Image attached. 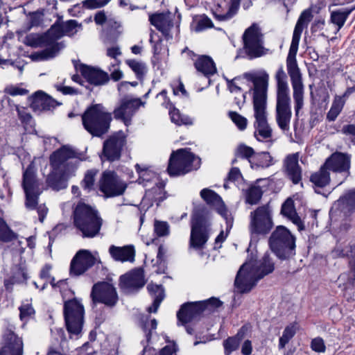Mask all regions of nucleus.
Returning <instances> with one entry per match:
<instances>
[{"mask_svg":"<svg viewBox=\"0 0 355 355\" xmlns=\"http://www.w3.org/2000/svg\"><path fill=\"white\" fill-rule=\"evenodd\" d=\"M329 170L325 164H323L318 171L313 173L310 177V181L314 186L315 191L317 193L322 194L320 189L329 185L331 181ZM322 195H324L322 193Z\"/></svg>","mask_w":355,"mask_h":355,"instance_id":"c756f323","label":"nucleus"},{"mask_svg":"<svg viewBox=\"0 0 355 355\" xmlns=\"http://www.w3.org/2000/svg\"><path fill=\"white\" fill-rule=\"evenodd\" d=\"M125 63L135 73L138 80H142L144 79L147 72V67L144 62L129 59L125 60Z\"/></svg>","mask_w":355,"mask_h":355,"instance_id":"58836bf2","label":"nucleus"},{"mask_svg":"<svg viewBox=\"0 0 355 355\" xmlns=\"http://www.w3.org/2000/svg\"><path fill=\"white\" fill-rule=\"evenodd\" d=\"M324 164L329 171L340 175L338 185L344 182L350 175L351 155L347 153L335 152L325 160Z\"/></svg>","mask_w":355,"mask_h":355,"instance_id":"dca6fc26","label":"nucleus"},{"mask_svg":"<svg viewBox=\"0 0 355 355\" xmlns=\"http://www.w3.org/2000/svg\"><path fill=\"white\" fill-rule=\"evenodd\" d=\"M65 324L69 333L78 335L81 332L84 322V306L77 298L64 303L63 309Z\"/></svg>","mask_w":355,"mask_h":355,"instance_id":"4468645a","label":"nucleus"},{"mask_svg":"<svg viewBox=\"0 0 355 355\" xmlns=\"http://www.w3.org/2000/svg\"><path fill=\"white\" fill-rule=\"evenodd\" d=\"M154 232L159 237L169 234V225L167 222L155 220L154 223Z\"/></svg>","mask_w":355,"mask_h":355,"instance_id":"864d4df0","label":"nucleus"},{"mask_svg":"<svg viewBox=\"0 0 355 355\" xmlns=\"http://www.w3.org/2000/svg\"><path fill=\"white\" fill-rule=\"evenodd\" d=\"M147 289L154 297L152 305L148 308V311L149 313H156L161 302L164 299V288L162 285L150 284L148 285Z\"/></svg>","mask_w":355,"mask_h":355,"instance_id":"2f4dec72","label":"nucleus"},{"mask_svg":"<svg viewBox=\"0 0 355 355\" xmlns=\"http://www.w3.org/2000/svg\"><path fill=\"white\" fill-rule=\"evenodd\" d=\"M112 121V113L107 112L102 104L92 105L82 115L84 128L96 137H101L108 132Z\"/></svg>","mask_w":355,"mask_h":355,"instance_id":"6e6552de","label":"nucleus"},{"mask_svg":"<svg viewBox=\"0 0 355 355\" xmlns=\"http://www.w3.org/2000/svg\"><path fill=\"white\" fill-rule=\"evenodd\" d=\"M127 188L123 182L114 171H105L100 182V191L106 198L122 195Z\"/></svg>","mask_w":355,"mask_h":355,"instance_id":"a211bd4d","label":"nucleus"},{"mask_svg":"<svg viewBox=\"0 0 355 355\" xmlns=\"http://www.w3.org/2000/svg\"><path fill=\"white\" fill-rule=\"evenodd\" d=\"M296 333L295 327L293 324L286 326L283 331L282 336L279 338V349H282L293 338Z\"/></svg>","mask_w":355,"mask_h":355,"instance_id":"a18cd8bd","label":"nucleus"},{"mask_svg":"<svg viewBox=\"0 0 355 355\" xmlns=\"http://www.w3.org/2000/svg\"><path fill=\"white\" fill-rule=\"evenodd\" d=\"M194 67L198 72L209 78L217 72L213 59L208 55H199L194 62Z\"/></svg>","mask_w":355,"mask_h":355,"instance_id":"7c9ffc66","label":"nucleus"},{"mask_svg":"<svg viewBox=\"0 0 355 355\" xmlns=\"http://www.w3.org/2000/svg\"><path fill=\"white\" fill-rule=\"evenodd\" d=\"M26 195L25 207L28 210H34L37 207L40 191L24 192Z\"/></svg>","mask_w":355,"mask_h":355,"instance_id":"09e8293b","label":"nucleus"},{"mask_svg":"<svg viewBox=\"0 0 355 355\" xmlns=\"http://www.w3.org/2000/svg\"><path fill=\"white\" fill-rule=\"evenodd\" d=\"M17 276L12 277L10 280H6L4 282L5 287L7 290L10 289V286L14 284H19L25 282L28 279L27 273L22 269H20L17 273Z\"/></svg>","mask_w":355,"mask_h":355,"instance_id":"603ef678","label":"nucleus"},{"mask_svg":"<svg viewBox=\"0 0 355 355\" xmlns=\"http://www.w3.org/2000/svg\"><path fill=\"white\" fill-rule=\"evenodd\" d=\"M296 210L295 209L293 200L290 198L286 199L282 205L281 213L288 218L291 216H293Z\"/></svg>","mask_w":355,"mask_h":355,"instance_id":"4d7b16f0","label":"nucleus"},{"mask_svg":"<svg viewBox=\"0 0 355 355\" xmlns=\"http://www.w3.org/2000/svg\"><path fill=\"white\" fill-rule=\"evenodd\" d=\"M146 195L153 202L156 203L157 206H159L160 203L166 198V192L162 186L153 187L147 191Z\"/></svg>","mask_w":355,"mask_h":355,"instance_id":"79ce46f5","label":"nucleus"},{"mask_svg":"<svg viewBox=\"0 0 355 355\" xmlns=\"http://www.w3.org/2000/svg\"><path fill=\"white\" fill-rule=\"evenodd\" d=\"M73 62L76 70L80 71L89 84L100 86L109 82L108 73L101 69L78 63L76 60H73Z\"/></svg>","mask_w":355,"mask_h":355,"instance_id":"4be33fe9","label":"nucleus"},{"mask_svg":"<svg viewBox=\"0 0 355 355\" xmlns=\"http://www.w3.org/2000/svg\"><path fill=\"white\" fill-rule=\"evenodd\" d=\"M145 284L144 270L136 268L120 277L121 288L126 291L139 289Z\"/></svg>","mask_w":355,"mask_h":355,"instance_id":"393cba45","label":"nucleus"},{"mask_svg":"<svg viewBox=\"0 0 355 355\" xmlns=\"http://www.w3.org/2000/svg\"><path fill=\"white\" fill-rule=\"evenodd\" d=\"M275 270V263L268 253H265L261 259H250L239 270L234 286L241 293L250 292L257 283Z\"/></svg>","mask_w":355,"mask_h":355,"instance_id":"7ed1b4c3","label":"nucleus"},{"mask_svg":"<svg viewBox=\"0 0 355 355\" xmlns=\"http://www.w3.org/2000/svg\"><path fill=\"white\" fill-rule=\"evenodd\" d=\"M16 111L17 112L18 117L21 123H29L31 121L32 116L27 111V109L19 105H15Z\"/></svg>","mask_w":355,"mask_h":355,"instance_id":"680f3d73","label":"nucleus"},{"mask_svg":"<svg viewBox=\"0 0 355 355\" xmlns=\"http://www.w3.org/2000/svg\"><path fill=\"white\" fill-rule=\"evenodd\" d=\"M222 302L216 297H211L205 301L186 302L183 304L177 313V318L182 324H186L198 319L205 310L209 311L222 305Z\"/></svg>","mask_w":355,"mask_h":355,"instance_id":"f8f14e48","label":"nucleus"},{"mask_svg":"<svg viewBox=\"0 0 355 355\" xmlns=\"http://www.w3.org/2000/svg\"><path fill=\"white\" fill-rule=\"evenodd\" d=\"M311 348L313 351L323 353L326 350V346L324 345V340L322 338L318 337L313 338L311 343Z\"/></svg>","mask_w":355,"mask_h":355,"instance_id":"e2e57ef3","label":"nucleus"},{"mask_svg":"<svg viewBox=\"0 0 355 355\" xmlns=\"http://www.w3.org/2000/svg\"><path fill=\"white\" fill-rule=\"evenodd\" d=\"M19 309V318L21 320H28L35 314L33 307L28 304L21 305Z\"/></svg>","mask_w":355,"mask_h":355,"instance_id":"052dcab7","label":"nucleus"},{"mask_svg":"<svg viewBox=\"0 0 355 355\" xmlns=\"http://www.w3.org/2000/svg\"><path fill=\"white\" fill-rule=\"evenodd\" d=\"M242 178V175L239 168L233 167L228 173L226 180L227 182H235Z\"/></svg>","mask_w":355,"mask_h":355,"instance_id":"69168bd1","label":"nucleus"},{"mask_svg":"<svg viewBox=\"0 0 355 355\" xmlns=\"http://www.w3.org/2000/svg\"><path fill=\"white\" fill-rule=\"evenodd\" d=\"M82 24L75 19L64 21L59 19L50 27V33L52 35L54 42H58V40L64 35L73 36L78 29H82Z\"/></svg>","mask_w":355,"mask_h":355,"instance_id":"5701e85b","label":"nucleus"},{"mask_svg":"<svg viewBox=\"0 0 355 355\" xmlns=\"http://www.w3.org/2000/svg\"><path fill=\"white\" fill-rule=\"evenodd\" d=\"M110 0H84L83 6L87 9H96L105 6Z\"/></svg>","mask_w":355,"mask_h":355,"instance_id":"bf43d9fd","label":"nucleus"},{"mask_svg":"<svg viewBox=\"0 0 355 355\" xmlns=\"http://www.w3.org/2000/svg\"><path fill=\"white\" fill-rule=\"evenodd\" d=\"M73 220L74 227L81 232L83 238L98 236L103 223L96 208L81 201L73 209Z\"/></svg>","mask_w":355,"mask_h":355,"instance_id":"39448f33","label":"nucleus"},{"mask_svg":"<svg viewBox=\"0 0 355 355\" xmlns=\"http://www.w3.org/2000/svg\"><path fill=\"white\" fill-rule=\"evenodd\" d=\"M243 49L250 60L261 57L268 51L264 47V37L261 28L252 24L243 34Z\"/></svg>","mask_w":355,"mask_h":355,"instance_id":"ddd939ff","label":"nucleus"},{"mask_svg":"<svg viewBox=\"0 0 355 355\" xmlns=\"http://www.w3.org/2000/svg\"><path fill=\"white\" fill-rule=\"evenodd\" d=\"M313 17L311 8L303 10L297 19L295 28L303 31L304 28L308 26Z\"/></svg>","mask_w":355,"mask_h":355,"instance_id":"de8ad7c7","label":"nucleus"},{"mask_svg":"<svg viewBox=\"0 0 355 355\" xmlns=\"http://www.w3.org/2000/svg\"><path fill=\"white\" fill-rule=\"evenodd\" d=\"M30 107L34 112L47 111L61 105L42 90L37 91L28 98Z\"/></svg>","mask_w":355,"mask_h":355,"instance_id":"b1692460","label":"nucleus"},{"mask_svg":"<svg viewBox=\"0 0 355 355\" xmlns=\"http://www.w3.org/2000/svg\"><path fill=\"white\" fill-rule=\"evenodd\" d=\"M210 212L205 205L196 206L191 219L189 245L196 250L202 249L210 232Z\"/></svg>","mask_w":355,"mask_h":355,"instance_id":"0eeeda50","label":"nucleus"},{"mask_svg":"<svg viewBox=\"0 0 355 355\" xmlns=\"http://www.w3.org/2000/svg\"><path fill=\"white\" fill-rule=\"evenodd\" d=\"M213 26V23L211 20L208 18L207 17H205L202 18L198 22L196 30L198 31H201L202 30H205L207 28H211Z\"/></svg>","mask_w":355,"mask_h":355,"instance_id":"774afa93","label":"nucleus"},{"mask_svg":"<svg viewBox=\"0 0 355 355\" xmlns=\"http://www.w3.org/2000/svg\"><path fill=\"white\" fill-rule=\"evenodd\" d=\"M344 107V101L340 97H335L330 110L327 112V119L329 121H334L341 112Z\"/></svg>","mask_w":355,"mask_h":355,"instance_id":"ea45409f","label":"nucleus"},{"mask_svg":"<svg viewBox=\"0 0 355 355\" xmlns=\"http://www.w3.org/2000/svg\"><path fill=\"white\" fill-rule=\"evenodd\" d=\"M250 231L252 234L266 235L273 226L272 210L268 204L258 207L250 215Z\"/></svg>","mask_w":355,"mask_h":355,"instance_id":"2eb2a0df","label":"nucleus"},{"mask_svg":"<svg viewBox=\"0 0 355 355\" xmlns=\"http://www.w3.org/2000/svg\"><path fill=\"white\" fill-rule=\"evenodd\" d=\"M22 186L24 192L39 191V184L35 175L34 173L29 169L26 170L23 174Z\"/></svg>","mask_w":355,"mask_h":355,"instance_id":"f704fd0d","label":"nucleus"},{"mask_svg":"<svg viewBox=\"0 0 355 355\" xmlns=\"http://www.w3.org/2000/svg\"><path fill=\"white\" fill-rule=\"evenodd\" d=\"M94 304L102 303L108 307L114 306L119 300L114 286L106 282H101L92 286L90 294Z\"/></svg>","mask_w":355,"mask_h":355,"instance_id":"f3484780","label":"nucleus"},{"mask_svg":"<svg viewBox=\"0 0 355 355\" xmlns=\"http://www.w3.org/2000/svg\"><path fill=\"white\" fill-rule=\"evenodd\" d=\"M277 80V103L275 119L279 128L288 131L292 116L291 97L287 83V76L282 67H280L275 75Z\"/></svg>","mask_w":355,"mask_h":355,"instance_id":"423d86ee","label":"nucleus"},{"mask_svg":"<svg viewBox=\"0 0 355 355\" xmlns=\"http://www.w3.org/2000/svg\"><path fill=\"white\" fill-rule=\"evenodd\" d=\"M140 98H129L125 97L121 101L120 105L114 110V118L122 121L126 126L131 123L133 115L141 105H144Z\"/></svg>","mask_w":355,"mask_h":355,"instance_id":"aec40b11","label":"nucleus"},{"mask_svg":"<svg viewBox=\"0 0 355 355\" xmlns=\"http://www.w3.org/2000/svg\"><path fill=\"white\" fill-rule=\"evenodd\" d=\"M243 78L253 84V109L254 122V137L258 141L268 139L272 137V128L267 121V90L268 74L263 71L258 73L247 72L243 74Z\"/></svg>","mask_w":355,"mask_h":355,"instance_id":"f257e3e1","label":"nucleus"},{"mask_svg":"<svg viewBox=\"0 0 355 355\" xmlns=\"http://www.w3.org/2000/svg\"><path fill=\"white\" fill-rule=\"evenodd\" d=\"M149 21L157 30L161 31L165 36L168 32V21L164 13H155L150 15Z\"/></svg>","mask_w":355,"mask_h":355,"instance_id":"c9c22d12","label":"nucleus"},{"mask_svg":"<svg viewBox=\"0 0 355 355\" xmlns=\"http://www.w3.org/2000/svg\"><path fill=\"white\" fill-rule=\"evenodd\" d=\"M79 153L69 146H63L54 151L49 157L52 168L46 178L47 185L55 191L64 189L67 187V178L73 174L78 167Z\"/></svg>","mask_w":355,"mask_h":355,"instance_id":"f03ea898","label":"nucleus"},{"mask_svg":"<svg viewBox=\"0 0 355 355\" xmlns=\"http://www.w3.org/2000/svg\"><path fill=\"white\" fill-rule=\"evenodd\" d=\"M274 164L273 158L268 152L254 153V155L250 161L252 168H268Z\"/></svg>","mask_w":355,"mask_h":355,"instance_id":"72a5a7b5","label":"nucleus"},{"mask_svg":"<svg viewBox=\"0 0 355 355\" xmlns=\"http://www.w3.org/2000/svg\"><path fill=\"white\" fill-rule=\"evenodd\" d=\"M302 33V31L295 28H294L288 55L286 58L287 71L290 76L293 87V97L296 116H298L300 110L302 109L304 106V89L302 73L296 60V54Z\"/></svg>","mask_w":355,"mask_h":355,"instance_id":"20e7f679","label":"nucleus"},{"mask_svg":"<svg viewBox=\"0 0 355 355\" xmlns=\"http://www.w3.org/2000/svg\"><path fill=\"white\" fill-rule=\"evenodd\" d=\"M229 116L239 130H243L247 127V119L236 112H230Z\"/></svg>","mask_w":355,"mask_h":355,"instance_id":"6e6d98bb","label":"nucleus"},{"mask_svg":"<svg viewBox=\"0 0 355 355\" xmlns=\"http://www.w3.org/2000/svg\"><path fill=\"white\" fill-rule=\"evenodd\" d=\"M263 191L258 185H251L245 191V202L249 205H257L262 198Z\"/></svg>","mask_w":355,"mask_h":355,"instance_id":"4c0bfd02","label":"nucleus"},{"mask_svg":"<svg viewBox=\"0 0 355 355\" xmlns=\"http://www.w3.org/2000/svg\"><path fill=\"white\" fill-rule=\"evenodd\" d=\"M200 159L186 149L173 151L170 157L167 171L170 176L184 175L200 167Z\"/></svg>","mask_w":355,"mask_h":355,"instance_id":"9b49d317","label":"nucleus"},{"mask_svg":"<svg viewBox=\"0 0 355 355\" xmlns=\"http://www.w3.org/2000/svg\"><path fill=\"white\" fill-rule=\"evenodd\" d=\"M335 205L346 217L355 214V188L345 191L336 201Z\"/></svg>","mask_w":355,"mask_h":355,"instance_id":"cd10ccee","label":"nucleus"},{"mask_svg":"<svg viewBox=\"0 0 355 355\" xmlns=\"http://www.w3.org/2000/svg\"><path fill=\"white\" fill-rule=\"evenodd\" d=\"M254 150L244 144H239L235 150L234 155L236 157L247 159L250 164L254 155Z\"/></svg>","mask_w":355,"mask_h":355,"instance_id":"37998d69","label":"nucleus"},{"mask_svg":"<svg viewBox=\"0 0 355 355\" xmlns=\"http://www.w3.org/2000/svg\"><path fill=\"white\" fill-rule=\"evenodd\" d=\"M121 24L119 22L114 19H110L107 21L106 24V32L107 35H110L113 37L115 40L121 33Z\"/></svg>","mask_w":355,"mask_h":355,"instance_id":"3c124183","label":"nucleus"},{"mask_svg":"<svg viewBox=\"0 0 355 355\" xmlns=\"http://www.w3.org/2000/svg\"><path fill=\"white\" fill-rule=\"evenodd\" d=\"M96 259L88 250H78L70 263L69 275L77 277L94 266Z\"/></svg>","mask_w":355,"mask_h":355,"instance_id":"6ab92c4d","label":"nucleus"},{"mask_svg":"<svg viewBox=\"0 0 355 355\" xmlns=\"http://www.w3.org/2000/svg\"><path fill=\"white\" fill-rule=\"evenodd\" d=\"M17 238V235L9 227L3 218L0 217V241L10 242Z\"/></svg>","mask_w":355,"mask_h":355,"instance_id":"a19ab883","label":"nucleus"},{"mask_svg":"<svg viewBox=\"0 0 355 355\" xmlns=\"http://www.w3.org/2000/svg\"><path fill=\"white\" fill-rule=\"evenodd\" d=\"M4 92L12 96H24L28 94V90L24 88L19 87L17 85H10L4 89Z\"/></svg>","mask_w":355,"mask_h":355,"instance_id":"13d9d810","label":"nucleus"},{"mask_svg":"<svg viewBox=\"0 0 355 355\" xmlns=\"http://www.w3.org/2000/svg\"><path fill=\"white\" fill-rule=\"evenodd\" d=\"M325 25V20L324 18L320 17L318 18H316L311 26V33H316L320 31H322L324 28V26Z\"/></svg>","mask_w":355,"mask_h":355,"instance_id":"338daca9","label":"nucleus"},{"mask_svg":"<svg viewBox=\"0 0 355 355\" xmlns=\"http://www.w3.org/2000/svg\"><path fill=\"white\" fill-rule=\"evenodd\" d=\"M109 252L112 259L121 262H133L135 257V250L132 245L117 247L112 245L109 248Z\"/></svg>","mask_w":355,"mask_h":355,"instance_id":"c85d7f7f","label":"nucleus"},{"mask_svg":"<svg viewBox=\"0 0 355 355\" xmlns=\"http://www.w3.org/2000/svg\"><path fill=\"white\" fill-rule=\"evenodd\" d=\"M217 212L225 219L227 223V230L228 228H231L233 223V218L231 215L229 214V211L225 207L223 201L215 208Z\"/></svg>","mask_w":355,"mask_h":355,"instance_id":"5fc2aeb1","label":"nucleus"},{"mask_svg":"<svg viewBox=\"0 0 355 355\" xmlns=\"http://www.w3.org/2000/svg\"><path fill=\"white\" fill-rule=\"evenodd\" d=\"M3 341V345L0 349V355H22V340L13 331H8L5 333Z\"/></svg>","mask_w":355,"mask_h":355,"instance_id":"a878e982","label":"nucleus"},{"mask_svg":"<svg viewBox=\"0 0 355 355\" xmlns=\"http://www.w3.org/2000/svg\"><path fill=\"white\" fill-rule=\"evenodd\" d=\"M96 173L97 172L95 170H88L85 173L83 180L80 182L82 188L87 193H89L94 189L95 177Z\"/></svg>","mask_w":355,"mask_h":355,"instance_id":"c03bdc74","label":"nucleus"},{"mask_svg":"<svg viewBox=\"0 0 355 355\" xmlns=\"http://www.w3.org/2000/svg\"><path fill=\"white\" fill-rule=\"evenodd\" d=\"M295 236L283 225L277 226L268 239L270 250L280 260H288L295 255Z\"/></svg>","mask_w":355,"mask_h":355,"instance_id":"1a4fd4ad","label":"nucleus"},{"mask_svg":"<svg viewBox=\"0 0 355 355\" xmlns=\"http://www.w3.org/2000/svg\"><path fill=\"white\" fill-rule=\"evenodd\" d=\"M29 15H30V26H29L28 29H30L31 28H32L33 26H38L41 24V22L42 21V12H40L39 11L33 12H30Z\"/></svg>","mask_w":355,"mask_h":355,"instance_id":"0e129e2a","label":"nucleus"},{"mask_svg":"<svg viewBox=\"0 0 355 355\" xmlns=\"http://www.w3.org/2000/svg\"><path fill=\"white\" fill-rule=\"evenodd\" d=\"M241 0H230V6L225 14L215 13V17L219 21H227L233 17L239 8Z\"/></svg>","mask_w":355,"mask_h":355,"instance_id":"49530a36","label":"nucleus"},{"mask_svg":"<svg viewBox=\"0 0 355 355\" xmlns=\"http://www.w3.org/2000/svg\"><path fill=\"white\" fill-rule=\"evenodd\" d=\"M24 43L31 47L46 46L40 52L33 55V59L46 60L55 58L65 47L63 42H54L50 28L44 34L31 33L25 37Z\"/></svg>","mask_w":355,"mask_h":355,"instance_id":"9d476101","label":"nucleus"},{"mask_svg":"<svg viewBox=\"0 0 355 355\" xmlns=\"http://www.w3.org/2000/svg\"><path fill=\"white\" fill-rule=\"evenodd\" d=\"M299 153L287 155L284 161V167L286 176L294 184H297L302 180V168L298 163Z\"/></svg>","mask_w":355,"mask_h":355,"instance_id":"bb28decb","label":"nucleus"},{"mask_svg":"<svg viewBox=\"0 0 355 355\" xmlns=\"http://www.w3.org/2000/svg\"><path fill=\"white\" fill-rule=\"evenodd\" d=\"M126 144L125 137L112 135L103 142L101 159L114 162L120 159L121 150Z\"/></svg>","mask_w":355,"mask_h":355,"instance_id":"412c9836","label":"nucleus"},{"mask_svg":"<svg viewBox=\"0 0 355 355\" xmlns=\"http://www.w3.org/2000/svg\"><path fill=\"white\" fill-rule=\"evenodd\" d=\"M200 195L208 205L215 208L223 202L221 197L218 193L207 188L202 189Z\"/></svg>","mask_w":355,"mask_h":355,"instance_id":"e433bc0d","label":"nucleus"},{"mask_svg":"<svg viewBox=\"0 0 355 355\" xmlns=\"http://www.w3.org/2000/svg\"><path fill=\"white\" fill-rule=\"evenodd\" d=\"M241 342L234 336L228 337L223 342L225 355H230L233 352L237 350Z\"/></svg>","mask_w":355,"mask_h":355,"instance_id":"8fccbe9b","label":"nucleus"},{"mask_svg":"<svg viewBox=\"0 0 355 355\" xmlns=\"http://www.w3.org/2000/svg\"><path fill=\"white\" fill-rule=\"evenodd\" d=\"M355 10L352 8H345L332 11L330 16V22L337 26V31H339L344 26L349 15Z\"/></svg>","mask_w":355,"mask_h":355,"instance_id":"473e14b6","label":"nucleus"}]
</instances>
